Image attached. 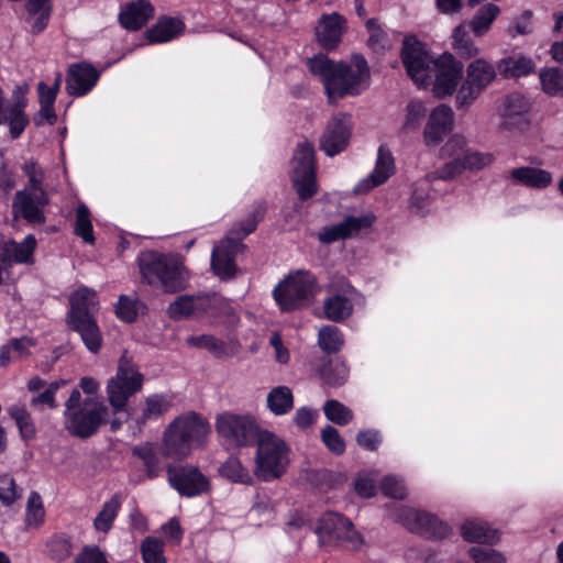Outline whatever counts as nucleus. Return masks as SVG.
Here are the masks:
<instances>
[{
    "mask_svg": "<svg viewBox=\"0 0 563 563\" xmlns=\"http://www.w3.org/2000/svg\"><path fill=\"white\" fill-rule=\"evenodd\" d=\"M426 106L422 101L411 100L405 109V117L401 129L405 132L416 131L420 128L426 117Z\"/></svg>",
    "mask_w": 563,
    "mask_h": 563,
    "instance_id": "09e8293b",
    "label": "nucleus"
},
{
    "mask_svg": "<svg viewBox=\"0 0 563 563\" xmlns=\"http://www.w3.org/2000/svg\"><path fill=\"white\" fill-rule=\"evenodd\" d=\"M496 78V70L485 58H476L466 66V76L456 92L457 109L468 108Z\"/></svg>",
    "mask_w": 563,
    "mask_h": 563,
    "instance_id": "9d476101",
    "label": "nucleus"
},
{
    "mask_svg": "<svg viewBox=\"0 0 563 563\" xmlns=\"http://www.w3.org/2000/svg\"><path fill=\"white\" fill-rule=\"evenodd\" d=\"M374 217H347L344 221L323 228L319 232V240L322 243L330 244L339 240H343L357 233L361 229L371 227Z\"/></svg>",
    "mask_w": 563,
    "mask_h": 563,
    "instance_id": "cd10ccee",
    "label": "nucleus"
},
{
    "mask_svg": "<svg viewBox=\"0 0 563 563\" xmlns=\"http://www.w3.org/2000/svg\"><path fill=\"white\" fill-rule=\"evenodd\" d=\"M216 431L228 449L247 446L260 433L252 416L232 412H223L217 417Z\"/></svg>",
    "mask_w": 563,
    "mask_h": 563,
    "instance_id": "1a4fd4ad",
    "label": "nucleus"
},
{
    "mask_svg": "<svg viewBox=\"0 0 563 563\" xmlns=\"http://www.w3.org/2000/svg\"><path fill=\"white\" fill-rule=\"evenodd\" d=\"M354 288L343 282L339 292L331 294L324 301V317L331 321L340 322L349 318L353 312L352 295Z\"/></svg>",
    "mask_w": 563,
    "mask_h": 563,
    "instance_id": "bb28decb",
    "label": "nucleus"
},
{
    "mask_svg": "<svg viewBox=\"0 0 563 563\" xmlns=\"http://www.w3.org/2000/svg\"><path fill=\"white\" fill-rule=\"evenodd\" d=\"M510 178L516 185L526 186L532 189H545L552 181V174L539 167L521 166L510 172Z\"/></svg>",
    "mask_w": 563,
    "mask_h": 563,
    "instance_id": "473e14b6",
    "label": "nucleus"
},
{
    "mask_svg": "<svg viewBox=\"0 0 563 563\" xmlns=\"http://www.w3.org/2000/svg\"><path fill=\"white\" fill-rule=\"evenodd\" d=\"M211 432L209 421L195 411L176 417L165 429L163 450L172 459H185L206 444Z\"/></svg>",
    "mask_w": 563,
    "mask_h": 563,
    "instance_id": "7ed1b4c3",
    "label": "nucleus"
},
{
    "mask_svg": "<svg viewBox=\"0 0 563 563\" xmlns=\"http://www.w3.org/2000/svg\"><path fill=\"white\" fill-rule=\"evenodd\" d=\"M498 68L505 77H521L534 69V63L530 57L518 55L503 58Z\"/></svg>",
    "mask_w": 563,
    "mask_h": 563,
    "instance_id": "37998d69",
    "label": "nucleus"
},
{
    "mask_svg": "<svg viewBox=\"0 0 563 563\" xmlns=\"http://www.w3.org/2000/svg\"><path fill=\"white\" fill-rule=\"evenodd\" d=\"M292 183L301 200H306L317 192L314 147L308 141L299 143L295 150Z\"/></svg>",
    "mask_w": 563,
    "mask_h": 563,
    "instance_id": "ddd939ff",
    "label": "nucleus"
},
{
    "mask_svg": "<svg viewBox=\"0 0 563 563\" xmlns=\"http://www.w3.org/2000/svg\"><path fill=\"white\" fill-rule=\"evenodd\" d=\"M319 292L316 277L308 271L290 273L273 290V296L282 311H294L310 305Z\"/></svg>",
    "mask_w": 563,
    "mask_h": 563,
    "instance_id": "6e6552de",
    "label": "nucleus"
},
{
    "mask_svg": "<svg viewBox=\"0 0 563 563\" xmlns=\"http://www.w3.org/2000/svg\"><path fill=\"white\" fill-rule=\"evenodd\" d=\"M67 380L58 379L48 384V386L40 394L33 396L30 400V405L35 409H42L44 406L48 408H57L58 402L55 399L56 391L65 386Z\"/></svg>",
    "mask_w": 563,
    "mask_h": 563,
    "instance_id": "3c124183",
    "label": "nucleus"
},
{
    "mask_svg": "<svg viewBox=\"0 0 563 563\" xmlns=\"http://www.w3.org/2000/svg\"><path fill=\"white\" fill-rule=\"evenodd\" d=\"M141 554L144 563H166L164 542L154 537H146L141 543Z\"/></svg>",
    "mask_w": 563,
    "mask_h": 563,
    "instance_id": "8fccbe9b",
    "label": "nucleus"
},
{
    "mask_svg": "<svg viewBox=\"0 0 563 563\" xmlns=\"http://www.w3.org/2000/svg\"><path fill=\"white\" fill-rule=\"evenodd\" d=\"M318 417V410L305 406L296 410L292 421L298 429L307 430L316 423Z\"/></svg>",
    "mask_w": 563,
    "mask_h": 563,
    "instance_id": "0e129e2a",
    "label": "nucleus"
},
{
    "mask_svg": "<svg viewBox=\"0 0 563 563\" xmlns=\"http://www.w3.org/2000/svg\"><path fill=\"white\" fill-rule=\"evenodd\" d=\"M142 278L165 292H176L185 288L188 274L179 258L175 256L145 253L140 257Z\"/></svg>",
    "mask_w": 563,
    "mask_h": 563,
    "instance_id": "423d86ee",
    "label": "nucleus"
},
{
    "mask_svg": "<svg viewBox=\"0 0 563 563\" xmlns=\"http://www.w3.org/2000/svg\"><path fill=\"white\" fill-rule=\"evenodd\" d=\"M67 322L74 331L80 334L85 346L91 353L99 352L102 345V335L93 316L67 320Z\"/></svg>",
    "mask_w": 563,
    "mask_h": 563,
    "instance_id": "f704fd0d",
    "label": "nucleus"
},
{
    "mask_svg": "<svg viewBox=\"0 0 563 563\" xmlns=\"http://www.w3.org/2000/svg\"><path fill=\"white\" fill-rule=\"evenodd\" d=\"M45 511L42 498L38 493L32 492L26 504V523L27 526H40L44 521Z\"/></svg>",
    "mask_w": 563,
    "mask_h": 563,
    "instance_id": "4d7b16f0",
    "label": "nucleus"
},
{
    "mask_svg": "<svg viewBox=\"0 0 563 563\" xmlns=\"http://www.w3.org/2000/svg\"><path fill=\"white\" fill-rule=\"evenodd\" d=\"M22 495L14 478L10 474H0V504L4 507L13 505Z\"/></svg>",
    "mask_w": 563,
    "mask_h": 563,
    "instance_id": "5fc2aeb1",
    "label": "nucleus"
},
{
    "mask_svg": "<svg viewBox=\"0 0 563 563\" xmlns=\"http://www.w3.org/2000/svg\"><path fill=\"white\" fill-rule=\"evenodd\" d=\"M323 413L328 420L338 426H346L354 418L353 411L335 399H330L324 402Z\"/></svg>",
    "mask_w": 563,
    "mask_h": 563,
    "instance_id": "de8ad7c7",
    "label": "nucleus"
},
{
    "mask_svg": "<svg viewBox=\"0 0 563 563\" xmlns=\"http://www.w3.org/2000/svg\"><path fill=\"white\" fill-rule=\"evenodd\" d=\"M320 375L325 385L339 387L347 380L349 368L346 364L340 360L329 361L322 366Z\"/></svg>",
    "mask_w": 563,
    "mask_h": 563,
    "instance_id": "c03bdc74",
    "label": "nucleus"
},
{
    "mask_svg": "<svg viewBox=\"0 0 563 563\" xmlns=\"http://www.w3.org/2000/svg\"><path fill=\"white\" fill-rule=\"evenodd\" d=\"M462 536L468 542L494 543L498 540L497 531L481 520H467L462 526Z\"/></svg>",
    "mask_w": 563,
    "mask_h": 563,
    "instance_id": "a19ab883",
    "label": "nucleus"
},
{
    "mask_svg": "<svg viewBox=\"0 0 563 563\" xmlns=\"http://www.w3.org/2000/svg\"><path fill=\"white\" fill-rule=\"evenodd\" d=\"M49 198L45 190L32 191L30 189L19 190L13 200V212L32 224L45 222L44 208L48 205Z\"/></svg>",
    "mask_w": 563,
    "mask_h": 563,
    "instance_id": "412c9836",
    "label": "nucleus"
},
{
    "mask_svg": "<svg viewBox=\"0 0 563 563\" xmlns=\"http://www.w3.org/2000/svg\"><path fill=\"white\" fill-rule=\"evenodd\" d=\"M143 382V374L124 353L119 360L115 375L108 380L106 387L112 416L128 420L125 408L129 398L142 390Z\"/></svg>",
    "mask_w": 563,
    "mask_h": 563,
    "instance_id": "0eeeda50",
    "label": "nucleus"
},
{
    "mask_svg": "<svg viewBox=\"0 0 563 563\" xmlns=\"http://www.w3.org/2000/svg\"><path fill=\"white\" fill-rule=\"evenodd\" d=\"M402 64L418 87L431 85L435 58L427 51L426 45L413 36L406 37L401 49Z\"/></svg>",
    "mask_w": 563,
    "mask_h": 563,
    "instance_id": "9b49d317",
    "label": "nucleus"
},
{
    "mask_svg": "<svg viewBox=\"0 0 563 563\" xmlns=\"http://www.w3.org/2000/svg\"><path fill=\"white\" fill-rule=\"evenodd\" d=\"M266 407L275 416H284L294 408V394L288 386H276L266 396Z\"/></svg>",
    "mask_w": 563,
    "mask_h": 563,
    "instance_id": "ea45409f",
    "label": "nucleus"
},
{
    "mask_svg": "<svg viewBox=\"0 0 563 563\" xmlns=\"http://www.w3.org/2000/svg\"><path fill=\"white\" fill-rule=\"evenodd\" d=\"M265 208L257 206L255 210L241 222L233 224L229 234L214 246L211 254V267L220 278L232 277L235 273L234 258L243 247L241 240L252 233L263 218Z\"/></svg>",
    "mask_w": 563,
    "mask_h": 563,
    "instance_id": "20e7f679",
    "label": "nucleus"
},
{
    "mask_svg": "<svg viewBox=\"0 0 563 563\" xmlns=\"http://www.w3.org/2000/svg\"><path fill=\"white\" fill-rule=\"evenodd\" d=\"M124 422V417L112 416L110 408L96 398H84L77 388L71 390L65 401L64 427L74 437L90 438L102 424H108L115 432Z\"/></svg>",
    "mask_w": 563,
    "mask_h": 563,
    "instance_id": "f03ea898",
    "label": "nucleus"
},
{
    "mask_svg": "<svg viewBox=\"0 0 563 563\" xmlns=\"http://www.w3.org/2000/svg\"><path fill=\"white\" fill-rule=\"evenodd\" d=\"M309 71L323 85L330 103L346 96H357L371 82V71L366 59L353 55L350 62H334L327 55L319 54L308 59Z\"/></svg>",
    "mask_w": 563,
    "mask_h": 563,
    "instance_id": "f257e3e1",
    "label": "nucleus"
},
{
    "mask_svg": "<svg viewBox=\"0 0 563 563\" xmlns=\"http://www.w3.org/2000/svg\"><path fill=\"white\" fill-rule=\"evenodd\" d=\"M99 76L100 74L90 64H74L68 70L66 90L75 97L85 96L97 85Z\"/></svg>",
    "mask_w": 563,
    "mask_h": 563,
    "instance_id": "a878e982",
    "label": "nucleus"
},
{
    "mask_svg": "<svg viewBox=\"0 0 563 563\" xmlns=\"http://www.w3.org/2000/svg\"><path fill=\"white\" fill-rule=\"evenodd\" d=\"M317 533L323 543L340 541L352 549H358L363 539L354 529L352 522L336 512H325L321 516Z\"/></svg>",
    "mask_w": 563,
    "mask_h": 563,
    "instance_id": "dca6fc26",
    "label": "nucleus"
},
{
    "mask_svg": "<svg viewBox=\"0 0 563 563\" xmlns=\"http://www.w3.org/2000/svg\"><path fill=\"white\" fill-rule=\"evenodd\" d=\"M382 490L383 493L391 498H404L406 496V487L402 483V481L394 477V476H386L382 481Z\"/></svg>",
    "mask_w": 563,
    "mask_h": 563,
    "instance_id": "69168bd1",
    "label": "nucleus"
},
{
    "mask_svg": "<svg viewBox=\"0 0 563 563\" xmlns=\"http://www.w3.org/2000/svg\"><path fill=\"white\" fill-rule=\"evenodd\" d=\"M75 563H108L104 553L96 545L85 547Z\"/></svg>",
    "mask_w": 563,
    "mask_h": 563,
    "instance_id": "774afa93",
    "label": "nucleus"
},
{
    "mask_svg": "<svg viewBox=\"0 0 563 563\" xmlns=\"http://www.w3.org/2000/svg\"><path fill=\"white\" fill-rule=\"evenodd\" d=\"M22 168L29 178L27 186L24 189H30L32 191L44 190L42 186L44 180V173L41 166H38V164L34 161H29L23 164Z\"/></svg>",
    "mask_w": 563,
    "mask_h": 563,
    "instance_id": "052dcab7",
    "label": "nucleus"
},
{
    "mask_svg": "<svg viewBox=\"0 0 563 563\" xmlns=\"http://www.w3.org/2000/svg\"><path fill=\"white\" fill-rule=\"evenodd\" d=\"M467 148V140L461 134H453L440 148V157L450 161L462 159Z\"/></svg>",
    "mask_w": 563,
    "mask_h": 563,
    "instance_id": "864d4df0",
    "label": "nucleus"
},
{
    "mask_svg": "<svg viewBox=\"0 0 563 563\" xmlns=\"http://www.w3.org/2000/svg\"><path fill=\"white\" fill-rule=\"evenodd\" d=\"M154 7L147 0L132 1L122 8L119 21L124 29L137 31L154 16Z\"/></svg>",
    "mask_w": 563,
    "mask_h": 563,
    "instance_id": "c85d7f7f",
    "label": "nucleus"
},
{
    "mask_svg": "<svg viewBox=\"0 0 563 563\" xmlns=\"http://www.w3.org/2000/svg\"><path fill=\"white\" fill-rule=\"evenodd\" d=\"M115 313L121 320L132 322L137 313L136 302L128 296H121L115 308Z\"/></svg>",
    "mask_w": 563,
    "mask_h": 563,
    "instance_id": "338daca9",
    "label": "nucleus"
},
{
    "mask_svg": "<svg viewBox=\"0 0 563 563\" xmlns=\"http://www.w3.org/2000/svg\"><path fill=\"white\" fill-rule=\"evenodd\" d=\"M184 30L185 24L180 19L164 16L146 31V36L151 43H166L176 38Z\"/></svg>",
    "mask_w": 563,
    "mask_h": 563,
    "instance_id": "c9c22d12",
    "label": "nucleus"
},
{
    "mask_svg": "<svg viewBox=\"0 0 563 563\" xmlns=\"http://www.w3.org/2000/svg\"><path fill=\"white\" fill-rule=\"evenodd\" d=\"M345 20L339 13L323 14L316 26L318 42L325 49L334 48L341 41Z\"/></svg>",
    "mask_w": 563,
    "mask_h": 563,
    "instance_id": "7c9ffc66",
    "label": "nucleus"
},
{
    "mask_svg": "<svg viewBox=\"0 0 563 563\" xmlns=\"http://www.w3.org/2000/svg\"><path fill=\"white\" fill-rule=\"evenodd\" d=\"M290 449L277 434L262 431L257 434L254 455V475L262 482L282 477L290 463Z\"/></svg>",
    "mask_w": 563,
    "mask_h": 563,
    "instance_id": "39448f33",
    "label": "nucleus"
},
{
    "mask_svg": "<svg viewBox=\"0 0 563 563\" xmlns=\"http://www.w3.org/2000/svg\"><path fill=\"white\" fill-rule=\"evenodd\" d=\"M507 32L511 37L530 34L532 32L531 12L525 11L519 16L515 18L508 26Z\"/></svg>",
    "mask_w": 563,
    "mask_h": 563,
    "instance_id": "e2e57ef3",
    "label": "nucleus"
},
{
    "mask_svg": "<svg viewBox=\"0 0 563 563\" xmlns=\"http://www.w3.org/2000/svg\"><path fill=\"white\" fill-rule=\"evenodd\" d=\"M321 439L324 445L335 455L345 451V442L339 431L332 426H325L321 430Z\"/></svg>",
    "mask_w": 563,
    "mask_h": 563,
    "instance_id": "bf43d9fd",
    "label": "nucleus"
},
{
    "mask_svg": "<svg viewBox=\"0 0 563 563\" xmlns=\"http://www.w3.org/2000/svg\"><path fill=\"white\" fill-rule=\"evenodd\" d=\"M366 29L369 33L368 45L373 51L382 52L389 47V40L375 19L366 22Z\"/></svg>",
    "mask_w": 563,
    "mask_h": 563,
    "instance_id": "13d9d810",
    "label": "nucleus"
},
{
    "mask_svg": "<svg viewBox=\"0 0 563 563\" xmlns=\"http://www.w3.org/2000/svg\"><path fill=\"white\" fill-rule=\"evenodd\" d=\"M75 234L86 243L92 244L95 242L90 211L85 203H79L76 209Z\"/></svg>",
    "mask_w": 563,
    "mask_h": 563,
    "instance_id": "49530a36",
    "label": "nucleus"
},
{
    "mask_svg": "<svg viewBox=\"0 0 563 563\" xmlns=\"http://www.w3.org/2000/svg\"><path fill=\"white\" fill-rule=\"evenodd\" d=\"M396 162L388 145L382 144L378 147L374 169L362 178L354 187V192L364 195L372 189L384 185L396 173Z\"/></svg>",
    "mask_w": 563,
    "mask_h": 563,
    "instance_id": "aec40b11",
    "label": "nucleus"
},
{
    "mask_svg": "<svg viewBox=\"0 0 563 563\" xmlns=\"http://www.w3.org/2000/svg\"><path fill=\"white\" fill-rule=\"evenodd\" d=\"M542 89L550 96L563 95V71L559 68H547L540 73Z\"/></svg>",
    "mask_w": 563,
    "mask_h": 563,
    "instance_id": "603ef678",
    "label": "nucleus"
},
{
    "mask_svg": "<svg viewBox=\"0 0 563 563\" xmlns=\"http://www.w3.org/2000/svg\"><path fill=\"white\" fill-rule=\"evenodd\" d=\"M186 342L190 346L206 349L219 358L231 357L236 352L234 343L223 342L210 334L191 335L186 339Z\"/></svg>",
    "mask_w": 563,
    "mask_h": 563,
    "instance_id": "e433bc0d",
    "label": "nucleus"
},
{
    "mask_svg": "<svg viewBox=\"0 0 563 563\" xmlns=\"http://www.w3.org/2000/svg\"><path fill=\"white\" fill-rule=\"evenodd\" d=\"M318 344L327 353H336L344 344L343 334L334 325H324L319 330Z\"/></svg>",
    "mask_w": 563,
    "mask_h": 563,
    "instance_id": "a18cd8bd",
    "label": "nucleus"
},
{
    "mask_svg": "<svg viewBox=\"0 0 563 563\" xmlns=\"http://www.w3.org/2000/svg\"><path fill=\"white\" fill-rule=\"evenodd\" d=\"M25 107V98L18 97L7 100L4 91L0 87V125H7L13 139L19 137L29 124Z\"/></svg>",
    "mask_w": 563,
    "mask_h": 563,
    "instance_id": "393cba45",
    "label": "nucleus"
},
{
    "mask_svg": "<svg viewBox=\"0 0 563 563\" xmlns=\"http://www.w3.org/2000/svg\"><path fill=\"white\" fill-rule=\"evenodd\" d=\"M352 129L350 114L338 113L333 115L320 137V150L330 157L340 154L349 145Z\"/></svg>",
    "mask_w": 563,
    "mask_h": 563,
    "instance_id": "a211bd4d",
    "label": "nucleus"
},
{
    "mask_svg": "<svg viewBox=\"0 0 563 563\" xmlns=\"http://www.w3.org/2000/svg\"><path fill=\"white\" fill-rule=\"evenodd\" d=\"M500 11V8L494 3L481 5L468 22L473 34L478 37L484 36L490 30Z\"/></svg>",
    "mask_w": 563,
    "mask_h": 563,
    "instance_id": "58836bf2",
    "label": "nucleus"
},
{
    "mask_svg": "<svg viewBox=\"0 0 563 563\" xmlns=\"http://www.w3.org/2000/svg\"><path fill=\"white\" fill-rule=\"evenodd\" d=\"M493 161L490 154H484L467 148L462 159L449 161L434 173L427 175V179L432 181L435 179L450 180L460 176L464 170L482 169L488 166Z\"/></svg>",
    "mask_w": 563,
    "mask_h": 563,
    "instance_id": "4be33fe9",
    "label": "nucleus"
},
{
    "mask_svg": "<svg viewBox=\"0 0 563 563\" xmlns=\"http://www.w3.org/2000/svg\"><path fill=\"white\" fill-rule=\"evenodd\" d=\"M219 474L234 484L251 486L254 484V471L251 472L236 456H230L219 466Z\"/></svg>",
    "mask_w": 563,
    "mask_h": 563,
    "instance_id": "4c0bfd02",
    "label": "nucleus"
},
{
    "mask_svg": "<svg viewBox=\"0 0 563 563\" xmlns=\"http://www.w3.org/2000/svg\"><path fill=\"white\" fill-rule=\"evenodd\" d=\"M463 64L451 53H443L435 58L432 70V92L438 98L453 95L462 78Z\"/></svg>",
    "mask_w": 563,
    "mask_h": 563,
    "instance_id": "f3484780",
    "label": "nucleus"
},
{
    "mask_svg": "<svg viewBox=\"0 0 563 563\" xmlns=\"http://www.w3.org/2000/svg\"><path fill=\"white\" fill-rule=\"evenodd\" d=\"M70 311L67 320L92 317L99 309L97 292L88 287L81 286L76 289L69 298Z\"/></svg>",
    "mask_w": 563,
    "mask_h": 563,
    "instance_id": "2f4dec72",
    "label": "nucleus"
},
{
    "mask_svg": "<svg viewBox=\"0 0 563 563\" xmlns=\"http://www.w3.org/2000/svg\"><path fill=\"white\" fill-rule=\"evenodd\" d=\"M172 405V398L168 395H150L145 397L141 412L132 416L131 420L136 424L137 430L141 431L148 421H155L168 412Z\"/></svg>",
    "mask_w": 563,
    "mask_h": 563,
    "instance_id": "c756f323",
    "label": "nucleus"
},
{
    "mask_svg": "<svg viewBox=\"0 0 563 563\" xmlns=\"http://www.w3.org/2000/svg\"><path fill=\"white\" fill-rule=\"evenodd\" d=\"M452 48L464 59L474 58L481 53L479 47L471 37L465 24H460L453 30Z\"/></svg>",
    "mask_w": 563,
    "mask_h": 563,
    "instance_id": "79ce46f5",
    "label": "nucleus"
},
{
    "mask_svg": "<svg viewBox=\"0 0 563 563\" xmlns=\"http://www.w3.org/2000/svg\"><path fill=\"white\" fill-rule=\"evenodd\" d=\"M37 241L33 234H27L21 242L14 240L0 241V285L13 280L10 268L13 264L34 263V252Z\"/></svg>",
    "mask_w": 563,
    "mask_h": 563,
    "instance_id": "2eb2a0df",
    "label": "nucleus"
},
{
    "mask_svg": "<svg viewBox=\"0 0 563 563\" xmlns=\"http://www.w3.org/2000/svg\"><path fill=\"white\" fill-rule=\"evenodd\" d=\"M395 518L409 531L429 539L442 540L451 533V529L445 522L422 510L401 507L396 511Z\"/></svg>",
    "mask_w": 563,
    "mask_h": 563,
    "instance_id": "4468645a",
    "label": "nucleus"
},
{
    "mask_svg": "<svg viewBox=\"0 0 563 563\" xmlns=\"http://www.w3.org/2000/svg\"><path fill=\"white\" fill-rule=\"evenodd\" d=\"M230 311L231 307L229 302L217 294L180 296L168 307V314L173 319H181L190 316L199 317L202 314L217 316L219 313H229Z\"/></svg>",
    "mask_w": 563,
    "mask_h": 563,
    "instance_id": "f8f14e48",
    "label": "nucleus"
},
{
    "mask_svg": "<svg viewBox=\"0 0 563 563\" xmlns=\"http://www.w3.org/2000/svg\"><path fill=\"white\" fill-rule=\"evenodd\" d=\"M123 500L124 497L122 494H114L102 504L92 521V527L97 532L103 534L110 532L122 508Z\"/></svg>",
    "mask_w": 563,
    "mask_h": 563,
    "instance_id": "72a5a7b5",
    "label": "nucleus"
},
{
    "mask_svg": "<svg viewBox=\"0 0 563 563\" xmlns=\"http://www.w3.org/2000/svg\"><path fill=\"white\" fill-rule=\"evenodd\" d=\"M9 415L13 418L20 429V432L24 439L33 438L35 429L31 419L30 413L22 405H13L9 408Z\"/></svg>",
    "mask_w": 563,
    "mask_h": 563,
    "instance_id": "6e6d98bb",
    "label": "nucleus"
},
{
    "mask_svg": "<svg viewBox=\"0 0 563 563\" xmlns=\"http://www.w3.org/2000/svg\"><path fill=\"white\" fill-rule=\"evenodd\" d=\"M167 474L170 486L181 496L190 498L210 489L208 477L195 466L169 467Z\"/></svg>",
    "mask_w": 563,
    "mask_h": 563,
    "instance_id": "6ab92c4d",
    "label": "nucleus"
},
{
    "mask_svg": "<svg viewBox=\"0 0 563 563\" xmlns=\"http://www.w3.org/2000/svg\"><path fill=\"white\" fill-rule=\"evenodd\" d=\"M454 128L453 110L445 104L435 107L427 119L423 142L428 147L438 146Z\"/></svg>",
    "mask_w": 563,
    "mask_h": 563,
    "instance_id": "5701e85b",
    "label": "nucleus"
},
{
    "mask_svg": "<svg viewBox=\"0 0 563 563\" xmlns=\"http://www.w3.org/2000/svg\"><path fill=\"white\" fill-rule=\"evenodd\" d=\"M530 108L531 103L525 96L519 93L507 96L500 109V126L509 131H522L529 124Z\"/></svg>",
    "mask_w": 563,
    "mask_h": 563,
    "instance_id": "b1692460",
    "label": "nucleus"
},
{
    "mask_svg": "<svg viewBox=\"0 0 563 563\" xmlns=\"http://www.w3.org/2000/svg\"><path fill=\"white\" fill-rule=\"evenodd\" d=\"M468 554L475 563H506L505 556L494 549L473 547Z\"/></svg>",
    "mask_w": 563,
    "mask_h": 563,
    "instance_id": "680f3d73",
    "label": "nucleus"
}]
</instances>
